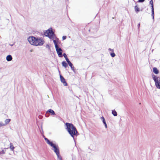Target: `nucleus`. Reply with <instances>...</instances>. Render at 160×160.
<instances>
[{"mask_svg": "<svg viewBox=\"0 0 160 160\" xmlns=\"http://www.w3.org/2000/svg\"><path fill=\"white\" fill-rule=\"evenodd\" d=\"M63 56L65 58H67V55L66 54H65V53H64L63 54Z\"/></svg>", "mask_w": 160, "mask_h": 160, "instance_id": "nucleus-25", "label": "nucleus"}, {"mask_svg": "<svg viewBox=\"0 0 160 160\" xmlns=\"http://www.w3.org/2000/svg\"><path fill=\"white\" fill-rule=\"evenodd\" d=\"M110 55L112 57H114L115 56V54L114 52H112L110 53Z\"/></svg>", "mask_w": 160, "mask_h": 160, "instance_id": "nucleus-20", "label": "nucleus"}, {"mask_svg": "<svg viewBox=\"0 0 160 160\" xmlns=\"http://www.w3.org/2000/svg\"><path fill=\"white\" fill-rule=\"evenodd\" d=\"M48 113H51V115H55V113L54 111L51 109H48L46 112V114H48Z\"/></svg>", "mask_w": 160, "mask_h": 160, "instance_id": "nucleus-8", "label": "nucleus"}, {"mask_svg": "<svg viewBox=\"0 0 160 160\" xmlns=\"http://www.w3.org/2000/svg\"><path fill=\"white\" fill-rule=\"evenodd\" d=\"M10 148L11 150L12 151H14V147L12 143H10Z\"/></svg>", "mask_w": 160, "mask_h": 160, "instance_id": "nucleus-13", "label": "nucleus"}, {"mask_svg": "<svg viewBox=\"0 0 160 160\" xmlns=\"http://www.w3.org/2000/svg\"><path fill=\"white\" fill-rule=\"evenodd\" d=\"M112 113L113 115L114 116H116L117 115V113L116 111L115 110H113L112 111Z\"/></svg>", "mask_w": 160, "mask_h": 160, "instance_id": "nucleus-16", "label": "nucleus"}, {"mask_svg": "<svg viewBox=\"0 0 160 160\" xmlns=\"http://www.w3.org/2000/svg\"><path fill=\"white\" fill-rule=\"evenodd\" d=\"M101 119L102 120V121L103 124L105 125V128H107V124L106 123V121H105V119L103 117H101Z\"/></svg>", "mask_w": 160, "mask_h": 160, "instance_id": "nucleus-9", "label": "nucleus"}, {"mask_svg": "<svg viewBox=\"0 0 160 160\" xmlns=\"http://www.w3.org/2000/svg\"><path fill=\"white\" fill-rule=\"evenodd\" d=\"M47 47H49V46L48 45H47Z\"/></svg>", "mask_w": 160, "mask_h": 160, "instance_id": "nucleus-32", "label": "nucleus"}, {"mask_svg": "<svg viewBox=\"0 0 160 160\" xmlns=\"http://www.w3.org/2000/svg\"><path fill=\"white\" fill-rule=\"evenodd\" d=\"M62 65L63 67L65 68L68 66V64L65 61H63L62 62Z\"/></svg>", "mask_w": 160, "mask_h": 160, "instance_id": "nucleus-14", "label": "nucleus"}, {"mask_svg": "<svg viewBox=\"0 0 160 160\" xmlns=\"http://www.w3.org/2000/svg\"><path fill=\"white\" fill-rule=\"evenodd\" d=\"M71 68L72 70L74 72V67L72 66V67H71Z\"/></svg>", "mask_w": 160, "mask_h": 160, "instance_id": "nucleus-27", "label": "nucleus"}, {"mask_svg": "<svg viewBox=\"0 0 160 160\" xmlns=\"http://www.w3.org/2000/svg\"><path fill=\"white\" fill-rule=\"evenodd\" d=\"M65 125L67 127L66 129L71 136L74 138V136L76 135L78 133L76 128L71 123L67 122Z\"/></svg>", "mask_w": 160, "mask_h": 160, "instance_id": "nucleus-2", "label": "nucleus"}, {"mask_svg": "<svg viewBox=\"0 0 160 160\" xmlns=\"http://www.w3.org/2000/svg\"><path fill=\"white\" fill-rule=\"evenodd\" d=\"M135 10L136 12H138L140 11L139 8L137 6H136L135 7Z\"/></svg>", "mask_w": 160, "mask_h": 160, "instance_id": "nucleus-18", "label": "nucleus"}, {"mask_svg": "<svg viewBox=\"0 0 160 160\" xmlns=\"http://www.w3.org/2000/svg\"><path fill=\"white\" fill-rule=\"evenodd\" d=\"M44 43V40L40 38H36L35 46H42Z\"/></svg>", "mask_w": 160, "mask_h": 160, "instance_id": "nucleus-5", "label": "nucleus"}, {"mask_svg": "<svg viewBox=\"0 0 160 160\" xmlns=\"http://www.w3.org/2000/svg\"><path fill=\"white\" fill-rule=\"evenodd\" d=\"M47 114L46 113V115H45V116L46 117H48L49 116V115H47Z\"/></svg>", "mask_w": 160, "mask_h": 160, "instance_id": "nucleus-31", "label": "nucleus"}, {"mask_svg": "<svg viewBox=\"0 0 160 160\" xmlns=\"http://www.w3.org/2000/svg\"><path fill=\"white\" fill-rule=\"evenodd\" d=\"M12 56L11 55H8L6 57V60L8 61H10L12 60Z\"/></svg>", "mask_w": 160, "mask_h": 160, "instance_id": "nucleus-10", "label": "nucleus"}, {"mask_svg": "<svg viewBox=\"0 0 160 160\" xmlns=\"http://www.w3.org/2000/svg\"><path fill=\"white\" fill-rule=\"evenodd\" d=\"M152 18L153 19H154V8L152 7Z\"/></svg>", "mask_w": 160, "mask_h": 160, "instance_id": "nucleus-15", "label": "nucleus"}, {"mask_svg": "<svg viewBox=\"0 0 160 160\" xmlns=\"http://www.w3.org/2000/svg\"><path fill=\"white\" fill-rule=\"evenodd\" d=\"M150 4L151 5V7L152 8V7L153 8V1L152 0H151L150 2Z\"/></svg>", "mask_w": 160, "mask_h": 160, "instance_id": "nucleus-21", "label": "nucleus"}, {"mask_svg": "<svg viewBox=\"0 0 160 160\" xmlns=\"http://www.w3.org/2000/svg\"><path fill=\"white\" fill-rule=\"evenodd\" d=\"M145 0H138V2H144Z\"/></svg>", "mask_w": 160, "mask_h": 160, "instance_id": "nucleus-28", "label": "nucleus"}, {"mask_svg": "<svg viewBox=\"0 0 160 160\" xmlns=\"http://www.w3.org/2000/svg\"><path fill=\"white\" fill-rule=\"evenodd\" d=\"M65 59L68 63L70 62L68 58H66Z\"/></svg>", "mask_w": 160, "mask_h": 160, "instance_id": "nucleus-24", "label": "nucleus"}, {"mask_svg": "<svg viewBox=\"0 0 160 160\" xmlns=\"http://www.w3.org/2000/svg\"><path fill=\"white\" fill-rule=\"evenodd\" d=\"M153 72L156 74H158L159 73L158 70L157 68H154L153 69Z\"/></svg>", "mask_w": 160, "mask_h": 160, "instance_id": "nucleus-12", "label": "nucleus"}, {"mask_svg": "<svg viewBox=\"0 0 160 160\" xmlns=\"http://www.w3.org/2000/svg\"><path fill=\"white\" fill-rule=\"evenodd\" d=\"M140 23H139L138 24V28L139 29V27H140Z\"/></svg>", "mask_w": 160, "mask_h": 160, "instance_id": "nucleus-30", "label": "nucleus"}, {"mask_svg": "<svg viewBox=\"0 0 160 160\" xmlns=\"http://www.w3.org/2000/svg\"><path fill=\"white\" fill-rule=\"evenodd\" d=\"M66 36H63L62 37V38L63 40H64L66 38Z\"/></svg>", "mask_w": 160, "mask_h": 160, "instance_id": "nucleus-26", "label": "nucleus"}, {"mask_svg": "<svg viewBox=\"0 0 160 160\" xmlns=\"http://www.w3.org/2000/svg\"><path fill=\"white\" fill-rule=\"evenodd\" d=\"M10 121L11 119H6L5 121V123H3V124L4 125V126H5L8 124Z\"/></svg>", "mask_w": 160, "mask_h": 160, "instance_id": "nucleus-11", "label": "nucleus"}, {"mask_svg": "<svg viewBox=\"0 0 160 160\" xmlns=\"http://www.w3.org/2000/svg\"><path fill=\"white\" fill-rule=\"evenodd\" d=\"M44 139L47 143L53 148L52 149V150L54 151L56 155L60 153L59 148L58 146L54 144L47 138H45Z\"/></svg>", "mask_w": 160, "mask_h": 160, "instance_id": "nucleus-3", "label": "nucleus"}, {"mask_svg": "<svg viewBox=\"0 0 160 160\" xmlns=\"http://www.w3.org/2000/svg\"><path fill=\"white\" fill-rule=\"evenodd\" d=\"M3 124V123L2 122H0V127H2V126H4Z\"/></svg>", "mask_w": 160, "mask_h": 160, "instance_id": "nucleus-23", "label": "nucleus"}, {"mask_svg": "<svg viewBox=\"0 0 160 160\" xmlns=\"http://www.w3.org/2000/svg\"><path fill=\"white\" fill-rule=\"evenodd\" d=\"M36 39V38L32 36L29 37L28 38V41L31 45L35 46Z\"/></svg>", "mask_w": 160, "mask_h": 160, "instance_id": "nucleus-6", "label": "nucleus"}, {"mask_svg": "<svg viewBox=\"0 0 160 160\" xmlns=\"http://www.w3.org/2000/svg\"><path fill=\"white\" fill-rule=\"evenodd\" d=\"M68 64L69 65L70 67H72V66H73V65L72 64V63L70 62H68Z\"/></svg>", "mask_w": 160, "mask_h": 160, "instance_id": "nucleus-22", "label": "nucleus"}, {"mask_svg": "<svg viewBox=\"0 0 160 160\" xmlns=\"http://www.w3.org/2000/svg\"><path fill=\"white\" fill-rule=\"evenodd\" d=\"M108 50L109 51H112V52H113V49H111V48H109L108 49Z\"/></svg>", "mask_w": 160, "mask_h": 160, "instance_id": "nucleus-29", "label": "nucleus"}, {"mask_svg": "<svg viewBox=\"0 0 160 160\" xmlns=\"http://www.w3.org/2000/svg\"><path fill=\"white\" fill-rule=\"evenodd\" d=\"M6 151L4 149H0V155L3 154L5 153Z\"/></svg>", "mask_w": 160, "mask_h": 160, "instance_id": "nucleus-17", "label": "nucleus"}, {"mask_svg": "<svg viewBox=\"0 0 160 160\" xmlns=\"http://www.w3.org/2000/svg\"><path fill=\"white\" fill-rule=\"evenodd\" d=\"M58 157V160H62V158L61 156L60 155V153L56 155Z\"/></svg>", "mask_w": 160, "mask_h": 160, "instance_id": "nucleus-19", "label": "nucleus"}, {"mask_svg": "<svg viewBox=\"0 0 160 160\" xmlns=\"http://www.w3.org/2000/svg\"><path fill=\"white\" fill-rule=\"evenodd\" d=\"M44 34L45 36L48 37L50 39L53 40V42L58 56L59 57H62V50L61 48L58 47L57 44L58 39L56 38V40H54L55 38V34L52 28H49L48 30L44 32Z\"/></svg>", "mask_w": 160, "mask_h": 160, "instance_id": "nucleus-1", "label": "nucleus"}, {"mask_svg": "<svg viewBox=\"0 0 160 160\" xmlns=\"http://www.w3.org/2000/svg\"><path fill=\"white\" fill-rule=\"evenodd\" d=\"M60 79L61 82L63 83L64 86H67V83L66 82L65 79L61 75H60Z\"/></svg>", "mask_w": 160, "mask_h": 160, "instance_id": "nucleus-7", "label": "nucleus"}, {"mask_svg": "<svg viewBox=\"0 0 160 160\" xmlns=\"http://www.w3.org/2000/svg\"><path fill=\"white\" fill-rule=\"evenodd\" d=\"M153 78L155 82V85L158 88L160 89V78L154 75Z\"/></svg>", "mask_w": 160, "mask_h": 160, "instance_id": "nucleus-4", "label": "nucleus"}]
</instances>
